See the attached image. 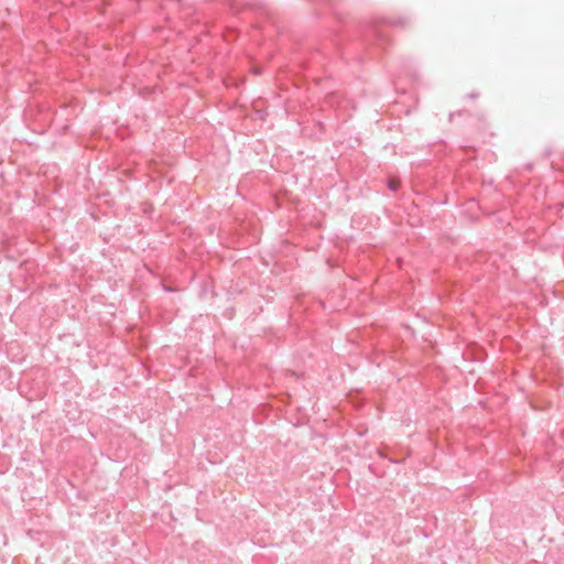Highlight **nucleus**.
<instances>
[{"label": "nucleus", "mask_w": 564, "mask_h": 564, "mask_svg": "<svg viewBox=\"0 0 564 564\" xmlns=\"http://www.w3.org/2000/svg\"><path fill=\"white\" fill-rule=\"evenodd\" d=\"M389 187L392 189V191H397L398 187H399V181L395 180V178H392L389 181L388 183Z\"/></svg>", "instance_id": "f257e3e1"}]
</instances>
